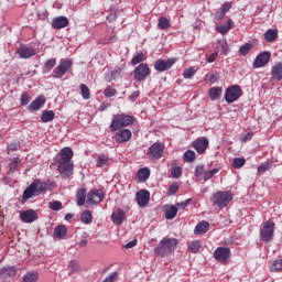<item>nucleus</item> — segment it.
Instances as JSON below:
<instances>
[{"label": "nucleus", "mask_w": 282, "mask_h": 282, "mask_svg": "<svg viewBox=\"0 0 282 282\" xmlns=\"http://www.w3.org/2000/svg\"><path fill=\"white\" fill-rule=\"evenodd\" d=\"M238 98H241V87L232 85L226 89L225 100L228 102V105L237 102Z\"/></svg>", "instance_id": "obj_7"}, {"label": "nucleus", "mask_w": 282, "mask_h": 282, "mask_svg": "<svg viewBox=\"0 0 282 282\" xmlns=\"http://www.w3.org/2000/svg\"><path fill=\"white\" fill-rule=\"evenodd\" d=\"M279 39V31L276 29H269L264 33V41L267 43H272L273 41H276Z\"/></svg>", "instance_id": "obj_25"}, {"label": "nucleus", "mask_w": 282, "mask_h": 282, "mask_svg": "<svg viewBox=\"0 0 282 282\" xmlns=\"http://www.w3.org/2000/svg\"><path fill=\"white\" fill-rule=\"evenodd\" d=\"M151 177V170L149 167H142L137 173L138 182H147Z\"/></svg>", "instance_id": "obj_24"}, {"label": "nucleus", "mask_w": 282, "mask_h": 282, "mask_svg": "<svg viewBox=\"0 0 282 282\" xmlns=\"http://www.w3.org/2000/svg\"><path fill=\"white\" fill-rule=\"evenodd\" d=\"M80 91L84 100H89V98H91V93L89 91V87H87V85L82 84Z\"/></svg>", "instance_id": "obj_38"}, {"label": "nucleus", "mask_w": 282, "mask_h": 282, "mask_svg": "<svg viewBox=\"0 0 282 282\" xmlns=\"http://www.w3.org/2000/svg\"><path fill=\"white\" fill-rule=\"evenodd\" d=\"M137 203L140 208H144L147 204H149V199H151V193L147 189H140L135 194Z\"/></svg>", "instance_id": "obj_16"}, {"label": "nucleus", "mask_w": 282, "mask_h": 282, "mask_svg": "<svg viewBox=\"0 0 282 282\" xmlns=\"http://www.w3.org/2000/svg\"><path fill=\"white\" fill-rule=\"evenodd\" d=\"M68 25L69 19L63 15L54 18L52 21V28H54V30H63V28H67Z\"/></svg>", "instance_id": "obj_19"}, {"label": "nucleus", "mask_w": 282, "mask_h": 282, "mask_svg": "<svg viewBox=\"0 0 282 282\" xmlns=\"http://www.w3.org/2000/svg\"><path fill=\"white\" fill-rule=\"evenodd\" d=\"M17 276V268L14 265L7 264L0 269V279L2 281H12Z\"/></svg>", "instance_id": "obj_12"}, {"label": "nucleus", "mask_w": 282, "mask_h": 282, "mask_svg": "<svg viewBox=\"0 0 282 282\" xmlns=\"http://www.w3.org/2000/svg\"><path fill=\"white\" fill-rule=\"evenodd\" d=\"M108 164H109V158H107V155L101 154L98 156L97 163H96V166L98 169H102V166H107Z\"/></svg>", "instance_id": "obj_33"}, {"label": "nucleus", "mask_w": 282, "mask_h": 282, "mask_svg": "<svg viewBox=\"0 0 282 282\" xmlns=\"http://www.w3.org/2000/svg\"><path fill=\"white\" fill-rule=\"evenodd\" d=\"M51 210H61L63 208V203L55 200L50 203Z\"/></svg>", "instance_id": "obj_51"}, {"label": "nucleus", "mask_w": 282, "mask_h": 282, "mask_svg": "<svg viewBox=\"0 0 282 282\" xmlns=\"http://www.w3.org/2000/svg\"><path fill=\"white\" fill-rule=\"evenodd\" d=\"M59 155L57 171L63 177H70V175H74V162L72 161L74 151L72 148H64Z\"/></svg>", "instance_id": "obj_1"}, {"label": "nucleus", "mask_w": 282, "mask_h": 282, "mask_svg": "<svg viewBox=\"0 0 282 282\" xmlns=\"http://www.w3.org/2000/svg\"><path fill=\"white\" fill-rule=\"evenodd\" d=\"M177 191H180V185L177 183H173L167 189V195H175Z\"/></svg>", "instance_id": "obj_49"}, {"label": "nucleus", "mask_w": 282, "mask_h": 282, "mask_svg": "<svg viewBox=\"0 0 282 282\" xmlns=\"http://www.w3.org/2000/svg\"><path fill=\"white\" fill-rule=\"evenodd\" d=\"M176 62V58L158 59L154 64V69H156V72H167V69H171Z\"/></svg>", "instance_id": "obj_13"}, {"label": "nucleus", "mask_w": 282, "mask_h": 282, "mask_svg": "<svg viewBox=\"0 0 282 282\" xmlns=\"http://www.w3.org/2000/svg\"><path fill=\"white\" fill-rule=\"evenodd\" d=\"M36 281H39V272L36 271H28L22 276V282H36Z\"/></svg>", "instance_id": "obj_29"}, {"label": "nucleus", "mask_w": 282, "mask_h": 282, "mask_svg": "<svg viewBox=\"0 0 282 282\" xmlns=\"http://www.w3.org/2000/svg\"><path fill=\"white\" fill-rule=\"evenodd\" d=\"M68 268H70L73 272H78L80 270V265L75 261H70Z\"/></svg>", "instance_id": "obj_54"}, {"label": "nucleus", "mask_w": 282, "mask_h": 282, "mask_svg": "<svg viewBox=\"0 0 282 282\" xmlns=\"http://www.w3.org/2000/svg\"><path fill=\"white\" fill-rule=\"evenodd\" d=\"M43 105H45V97L39 96L37 98L34 99V101H32L29 105V111H39V109H41Z\"/></svg>", "instance_id": "obj_21"}, {"label": "nucleus", "mask_w": 282, "mask_h": 282, "mask_svg": "<svg viewBox=\"0 0 282 282\" xmlns=\"http://www.w3.org/2000/svg\"><path fill=\"white\" fill-rule=\"evenodd\" d=\"M55 65H56V59L52 58L45 63L44 67L45 69L50 70V69H53Z\"/></svg>", "instance_id": "obj_53"}, {"label": "nucleus", "mask_w": 282, "mask_h": 282, "mask_svg": "<svg viewBox=\"0 0 282 282\" xmlns=\"http://www.w3.org/2000/svg\"><path fill=\"white\" fill-rule=\"evenodd\" d=\"M218 50H220V52H223V54H228V52H230L228 42L226 40H219L218 41Z\"/></svg>", "instance_id": "obj_36"}, {"label": "nucleus", "mask_w": 282, "mask_h": 282, "mask_svg": "<svg viewBox=\"0 0 282 282\" xmlns=\"http://www.w3.org/2000/svg\"><path fill=\"white\" fill-rule=\"evenodd\" d=\"M77 206H85V200L87 199V189L79 188L76 192Z\"/></svg>", "instance_id": "obj_27"}, {"label": "nucleus", "mask_w": 282, "mask_h": 282, "mask_svg": "<svg viewBox=\"0 0 282 282\" xmlns=\"http://www.w3.org/2000/svg\"><path fill=\"white\" fill-rule=\"evenodd\" d=\"M171 175L174 180L182 177V167L175 166L171 170Z\"/></svg>", "instance_id": "obj_46"}, {"label": "nucleus", "mask_w": 282, "mask_h": 282, "mask_svg": "<svg viewBox=\"0 0 282 282\" xmlns=\"http://www.w3.org/2000/svg\"><path fill=\"white\" fill-rule=\"evenodd\" d=\"M30 102V95H28L26 93L22 94L21 96V105L25 106Z\"/></svg>", "instance_id": "obj_56"}, {"label": "nucleus", "mask_w": 282, "mask_h": 282, "mask_svg": "<svg viewBox=\"0 0 282 282\" xmlns=\"http://www.w3.org/2000/svg\"><path fill=\"white\" fill-rule=\"evenodd\" d=\"M54 110H44L41 116L42 122H52L55 118Z\"/></svg>", "instance_id": "obj_31"}, {"label": "nucleus", "mask_w": 282, "mask_h": 282, "mask_svg": "<svg viewBox=\"0 0 282 282\" xmlns=\"http://www.w3.org/2000/svg\"><path fill=\"white\" fill-rule=\"evenodd\" d=\"M104 198L105 193L102 192V189H91L87 194L86 204H88L89 206H94L96 204H100V202H102Z\"/></svg>", "instance_id": "obj_9"}, {"label": "nucleus", "mask_w": 282, "mask_h": 282, "mask_svg": "<svg viewBox=\"0 0 282 282\" xmlns=\"http://www.w3.org/2000/svg\"><path fill=\"white\" fill-rule=\"evenodd\" d=\"M18 54L20 58H32V56H36V51L31 46H21Z\"/></svg>", "instance_id": "obj_20"}, {"label": "nucleus", "mask_w": 282, "mask_h": 282, "mask_svg": "<svg viewBox=\"0 0 282 282\" xmlns=\"http://www.w3.org/2000/svg\"><path fill=\"white\" fill-rule=\"evenodd\" d=\"M147 56H144V53H138L134 55L131 59L132 65H138L139 63H142L145 61Z\"/></svg>", "instance_id": "obj_43"}, {"label": "nucleus", "mask_w": 282, "mask_h": 282, "mask_svg": "<svg viewBox=\"0 0 282 282\" xmlns=\"http://www.w3.org/2000/svg\"><path fill=\"white\" fill-rule=\"evenodd\" d=\"M134 72H149V66L147 64H140Z\"/></svg>", "instance_id": "obj_60"}, {"label": "nucleus", "mask_w": 282, "mask_h": 282, "mask_svg": "<svg viewBox=\"0 0 282 282\" xmlns=\"http://www.w3.org/2000/svg\"><path fill=\"white\" fill-rule=\"evenodd\" d=\"M270 58H272V54L269 51L260 53L253 61V67H256V69L265 67L268 63H270Z\"/></svg>", "instance_id": "obj_11"}, {"label": "nucleus", "mask_w": 282, "mask_h": 282, "mask_svg": "<svg viewBox=\"0 0 282 282\" xmlns=\"http://www.w3.org/2000/svg\"><path fill=\"white\" fill-rule=\"evenodd\" d=\"M188 248L191 250V252H193L194 254L199 252V248H202V242H199V240H194L192 242H189Z\"/></svg>", "instance_id": "obj_37"}, {"label": "nucleus", "mask_w": 282, "mask_h": 282, "mask_svg": "<svg viewBox=\"0 0 282 282\" xmlns=\"http://www.w3.org/2000/svg\"><path fill=\"white\" fill-rule=\"evenodd\" d=\"M252 47H254V45H252V43H246L242 46H240V48H239L240 56H247V54H249V52H250V50H252Z\"/></svg>", "instance_id": "obj_35"}, {"label": "nucleus", "mask_w": 282, "mask_h": 282, "mask_svg": "<svg viewBox=\"0 0 282 282\" xmlns=\"http://www.w3.org/2000/svg\"><path fill=\"white\" fill-rule=\"evenodd\" d=\"M231 251L230 248L226 247H218L214 251V259L218 261V263H226L230 259Z\"/></svg>", "instance_id": "obj_10"}, {"label": "nucleus", "mask_w": 282, "mask_h": 282, "mask_svg": "<svg viewBox=\"0 0 282 282\" xmlns=\"http://www.w3.org/2000/svg\"><path fill=\"white\" fill-rule=\"evenodd\" d=\"M274 227L275 224L272 220H267L260 228V240L270 243L274 239Z\"/></svg>", "instance_id": "obj_6"}, {"label": "nucleus", "mask_w": 282, "mask_h": 282, "mask_svg": "<svg viewBox=\"0 0 282 282\" xmlns=\"http://www.w3.org/2000/svg\"><path fill=\"white\" fill-rule=\"evenodd\" d=\"M191 198L186 199L185 202L178 203L176 204V208H178L180 210H184V208H186V206H188V204H191Z\"/></svg>", "instance_id": "obj_55"}, {"label": "nucleus", "mask_w": 282, "mask_h": 282, "mask_svg": "<svg viewBox=\"0 0 282 282\" xmlns=\"http://www.w3.org/2000/svg\"><path fill=\"white\" fill-rule=\"evenodd\" d=\"M208 228H210V224H208V221H200L196 225L194 232L196 235H205V232H208Z\"/></svg>", "instance_id": "obj_26"}, {"label": "nucleus", "mask_w": 282, "mask_h": 282, "mask_svg": "<svg viewBox=\"0 0 282 282\" xmlns=\"http://www.w3.org/2000/svg\"><path fill=\"white\" fill-rule=\"evenodd\" d=\"M20 219L22 224H33L39 219V215L34 209H28L24 212H20Z\"/></svg>", "instance_id": "obj_15"}, {"label": "nucleus", "mask_w": 282, "mask_h": 282, "mask_svg": "<svg viewBox=\"0 0 282 282\" xmlns=\"http://www.w3.org/2000/svg\"><path fill=\"white\" fill-rule=\"evenodd\" d=\"M231 8H232V3H230V2H225V3L223 4V7L220 8V10L226 14V12H229Z\"/></svg>", "instance_id": "obj_57"}, {"label": "nucleus", "mask_w": 282, "mask_h": 282, "mask_svg": "<svg viewBox=\"0 0 282 282\" xmlns=\"http://www.w3.org/2000/svg\"><path fill=\"white\" fill-rule=\"evenodd\" d=\"M131 138H133V133L131 132V130L120 128V130L115 135V141L118 144H124L129 142Z\"/></svg>", "instance_id": "obj_14"}, {"label": "nucleus", "mask_w": 282, "mask_h": 282, "mask_svg": "<svg viewBox=\"0 0 282 282\" xmlns=\"http://www.w3.org/2000/svg\"><path fill=\"white\" fill-rule=\"evenodd\" d=\"M149 76V72H134L135 80H144Z\"/></svg>", "instance_id": "obj_50"}, {"label": "nucleus", "mask_w": 282, "mask_h": 282, "mask_svg": "<svg viewBox=\"0 0 282 282\" xmlns=\"http://www.w3.org/2000/svg\"><path fill=\"white\" fill-rule=\"evenodd\" d=\"M163 212L166 219H175L177 216V207L175 205H165Z\"/></svg>", "instance_id": "obj_22"}, {"label": "nucleus", "mask_w": 282, "mask_h": 282, "mask_svg": "<svg viewBox=\"0 0 282 282\" xmlns=\"http://www.w3.org/2000/svg\"><path fill=\"white\" fill-rule=\"evenodd\" d=\"M232 28H235V22L232 20H228L227 24L216 26V31H218L219 34H228Z\"/></svg>", "instance_id": "obj_28"}, {"label": "nucleus", "mask_w": 282, "mask_h": 282, "mask_svg": "<svg viewBox=\"0 0 282 282\" xmlns=\"http://www.w3.org/2000/svg\"><path fill=\"white\" fill-rule=\"evenodd\" d=\"M195 151L192 150H187L184 154H183V160L185 162H195Z\"/></svg>", "instance_id": "obj_39"}, {"label": "nucleus", "mask_w": 282, "mask_h": 282, "mask_svg": "<svg viewBox=\"0 0 282 282\" xmlns=\"http://www.w3.org/2000/svg\"><path fill=\"white\" fill-rule=\"evenodd\" d=\"M94 219L90 210H85L80 216V221L83 224H91V220Z\"/></svg>", "instance_id": "obj_34"}, {"label": "nucleus", "mask_w": 282, "mask_h": 282, "mask_svg": "<svg viewBox=\"0 0 282 282\" xmlns=\"http://www.w3.org/2000/svg\"><path fill=\"white\" fill-rule=\"evenodd\" d=\"M225 15H226V13L220 9L219 11H217L215 13V20L216 21H221V19H224Z\"/></svg>", "instance_id": "obj_59"}, {"label": "nucleus", "mask_w": 282, "mask_h": 282, "mask_svg": "<svg viewBox=\"0 0 282 282\" xmlns=\"http://www.w3.org/2000/svg\"><path fill=\"white\" fill-rule=\"evenodd\" d=\"M217 80H219V77L217 75H215L214 73H208L206 75L205 83H207L208 85H215V83H217Z\"/></svg>", "instance_id": "obj_40"}, {"label": "nucleus", "mask_w": 282, "mask_h": 282, "mask_svg": "<svg viewBox=\"0 0 282 282\" xmlns=\"http://www.w3.org/2000/svg\"><path fill=\"white\" fill-rule=\"evenodd\" d=\"M116 279H118V271L110 273L102 282H116Z\"/></svg>", "instance_id": "obj_52"}, {"label": "nucleus", "mask_w": 282, "mask_h": 282, "mask_svg": "<svg viewBox=\"0 0 282 282\" xmlns=\"http://www.w3.org/2000/svg\"><path fill=\"white\" fill-rule=\"evenodd\" d=\"M273 80H282V72H272Z\"/></svg>", "instance_id": "obj_63"}, {"label": "nucleus", "mask_w": 282, "mask_h": 282, "mask_svg": "<svg viewBox=\"0 0 282 282\" xmlns=\"http://www.w3.org/2000/svg\"><path fill=\"white\" fill-rule=\"evenodd\" d=\"M65 235H67V227H65L64 225H58L54 229V236L58 239H61V237H65Z\"/></svg>", "instance_id": "obj_32"}, {"label": "nucleus", "mask_w": 282, "mask_h": 282, "mask_svg": "<svg viewBox=\"0 0 282 282\" xmlns=\"http://www.w3.org/2000/svg\"><path fill=\"white\" fill-rule=\"evenodd\" d=\"M72 61L70 59H62L59 65L57 66L58 72H69L72 70Z\"/></svg>", "instance_id": "obj_30"}, {"label": "nucleus", "mask_w": 282, "mask_h": 282, "mask_svg": "<svg viewBox=\"0 0 282 282\" xmlns=\"http://www.w3.org/2000/svg\"><path fill=\"white\" fill-rule=\"evenodd\" d=\"M135 246H138V240H132V241L126 243L124 248H126V250H129L131 248H135Z\"/></svg>", "instance_id": "obj_61"}, {"label": "nucleus", "mask_w": 282, "mask_h": 282, "mask_svg": "<svg viewBox=\"0 0 282 282\" xmlns=\"http://www.w3.org/2000/svg\"><path fill=\"white\" fill-rule=\"evenodd\" d=\"M133 122V117L126 113H117L112 116L111 123L109 126L110 131L116 132L124 127H130Z\"/></svg>", "instance_id": "obj_4"}, {"label": "nucleus", "mask_w": 282, "mask_h": 282, "mask_svg": "<svg viewBox=\"0 0 282 282\" xmlns=\"http://www.w3.org/2000/svg\"><path fill=\"white\" fill-rule=\"evenodd\" d=\"M116 17H118L116 14V11H111L110 14L107 15V21H109L111 23L112 21H116Z\"/></svg>", "instance_id": "obj_64"}, {"label": "nucleus", "mask_w": 282, "mask_h": 282, "mask_svg": "<svg viewBox=\"0 0 282 282\" xmlns=\"http://www.w3.org/2000/svg\"><path fill=\"white\" fill-rule=\"evenodd\" d=\"M158 26L160 30H169V28H171L169 19H166V18L159 19Z\"/></svg>", "instance_id": "obj_42"}, {"label": "nucleus", "mask_w": 282, "mask_h": 282, "mask_svg": "<svg viewBox=\"0 0 282 282\" xmlns=\"http://www.w3.org/2000/svg\"><path fill=\"white\" fill-rule=\"evenodd\" d=\"M208 144V139L205 137H200L193 142V148L195 149V151H197V153H199V155H202L203 153H206Z\"/></svg>", "instance_id": "obj_17"}, {"label": "nucleus", "mask_w": 282, "mask_h": 282, "mask_svg": "<svg viewBox=\"0 0 282 282\" xmlns=\"http://www.w3.org/2000/svg\"><path fill=\"white\" fill-rule=\"evenodd\" d=\"M219 169H213L204 173V182H208L214 175H217Z\"/></svg>", "instance_id": "obj_45"}, {"label": "nucleus", "mask_w": 282, "mask_h": 282, "mask_svg": "<svg viewBox=\"0 0 282 282\" xmlns=\"http://www.w3.org/2000/svg\"><path fill=\"white\" fill-rule=\"evenodd\" d=\"M177 248V239L163 238L154 249L156 257H169Z\"/></svg>", "instance_id": "obj_3"}, {"label": "nucleus", "mask_w": 282, "mask_h": 282, "mask_svg": "<svg viewBox=\"0 0 282 282\" xmlns=\"http://www.w3.org/2000/svg\"><path fill=\"white\" fill-rule=\"evenodd\" d=\"M210 202L218 208H226L232 202V194L230 192H216L213 194Z\"/></svg>", "instance_id": "obj_5"}, {"label": "nucleus", "mask_w": 282, "mask_h": 282, "mask_svg": "<svg viewBox=\"0 0 282 282\" xmlns=\"http://www.w3.org/2000/svg\"><path fill=\"white\" fill-rule=\"evenodd\" d=\"M219 56V53L218 52H215L213 54H210L208 57H207V63H215V61H217V57Z\"/></svg>", "instance_id": "obj_58"}, {"label": "nucleus", "mask_w": 282, "mask_h": 282, "mask_svg": "<svg viewBox=\"0 0 282 282\" xmlns=\"http://www.w3.org/2000/svg\"><path fill=\"white\" fill-rule=\"evenodd\" d=\"M50 188V183L41 182V180H35L28 186L22 196V204H25L28 199H32V197H37L41 193H45Z\"/></svg>", "instance_id": "obj_2"}, {"label": "nucleus", "mask_w": 282, "mask_h": 282, "mask_svg": "<svg viewBox=\"0 0 282 282\" xmlns=\"http://www.w3.org/2000/svg\"><path fill=\"white\" fill-rule=\"evenodd\" d=\"M206 173V167L204 165H196L194 175L195 177H202Z\"/></svg>", "instance_id": "obj_47"}, {"label": "nucleus", "mask_w": 282, "mask_h": 282, "mask_svg": "<svg viewBox=\"0 0 282 282\" xmlns=\"http://www.w3.org/2000/svg\"><path fill=\"white\" fill-rule=\"evenodd\" d=\"M272 72H282V62H278L272 66Z\"/></svg>", "instance_id": "obj_62"}, {"label": "nucleus", "mask_w": 282, "mask_h": 282, "mask_svg": "<svg viewBox=\"0 0 282 282\" xmlns=\"http://www.w3.org/2000/svg\"><path fill=\"white\" fill-rule=\"evenodd\" d=\"M164 153V144L160 142L153 143L148 150L147 155L151 158V160H160Z\"/></svg>", "instance_id": "obj_8"}, {"label": "nucleus", "mask_w": 282, "mask_h": 282, "mask_svg": "<svg viewBox=\"0 0 282 282\" xmlns=\"http://www.w3.org/2000/svg\"><path fill=\"white\" fill-rule=\"evenodd\" d=\"M270 169H272V163L270 162L261 163L258 166V173H265V171H270Z\"/></svg>", "instance_id": "obj_44"}, {"label": "nucleus", "mask_w": 282, "mask_h": 282, "mask_svg": "<svg viewBox=\"0 0 282 282\" xmlns=\"http://www.w3.org/2000/svg\"><path fill=\"white\" fill-rule=\"evenodd\" d=\"M221 94H224V88L219 86L212 87L208 91L210 100H219L221 98Z\"/></svg>", "instance_id": "obj_23"}, {"label": "nucleus", "mask_w": 282, "mask_h": 282, "mask_svg": "<svg viewBox=\"0 0 282 282\" xmlns=\"http://www.w3.org/2000/svg\"><path fill=\"white\" fill-rule=\"evenodd\" d=\"M246 165V159H241V158H235L232 160V167L234 169H241Z\"/></svg>", "instance_id": "obj_41"}, {"label": "nucleus", "mask_w": 282, "mask_h": 282, "mask_svg": "<svg viewBox=\"0 0 282 282\" xmlns=\"http://www.w3.org/2000/svg\"><path fill=\"white\" fill-rule=\"evenodd\" d=\"M116 94H117L116 88L107 87L104 90V96H106V98H113V96H116Z\"/></svg>", "instance_id": "obj_48"}, {"label": "nucleus", "mask_w": 282, "mask_h": 282, "mask_svg": "<svg viewBox=\"0 0 282 282\" xmlns=\"http://www.w3.org/2000/svg\"><path fill=\"white\" fill-rule=\"evenodd\" d=\"M112 224L116 226H122L124 221L127 220V216L124 215V210L117 209L111 215Z\"/></svg>", "instance_id": "obj_18"}]
</instances>
